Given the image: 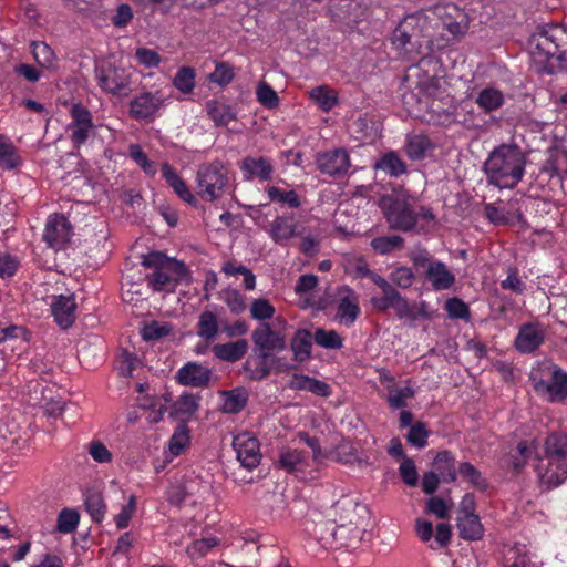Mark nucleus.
<instances>
[{"instance_id": "obj_25", "label": "nucleus", "mask_w": 567, "mask_h": 567, "mask_svg": "<svg viewBox=\"0 0 567 567\" xmlns=\"http://www.w3.org/2000/svg\"><path fill=\"white\" fill-rule=\"evenodd\" d=\"M288 388L296 391H307L316 395L327 398L331 394L328 383L306 374L293 373L288 381Z\"/></svg>"}, {"instance_id": "obj_2", "label": "nucleus", "mask_w": 567, "mask_h": 567, "mask_svg": "<svg viewBox=\"0 0 567 567\" xmlns=\"http://www.w3.org/2000/svg\"><path fill=\"white\" fill-rule=\"evenodd\" d=\"M528 52L537 72L553 71V61L567 62V28L550 24L538 28L528 40Z\"/></svg>"}, {"instance_id": "obj_12", "label": "nucleus", "mask_w": 567, "mask_h": 567, "mask_svg": "<svg viewBox=\"0 0 567 567\" xmlns=\"http://www.w3.org/2000/svg\"><path fill=\"white\" fill-rule=\"evenodd\" d=\"M71 122L68 124L70 140L74 147H80L94 135L95 125L93 124L91 112L80 103L72 104L70 109Z\"/></svg>"}, {"instance_id": "obj_14", "label": "nucleus", "mask_w": 567, "mask_h": 567, "mask_svg": "<svg viewBox=\"0 0 567 567\" xmlns=\"http://www.w3.org/2000/svg\"><path fill=\"white\" fill-rule=\"evenodd\" d=\"M164 104L159 92H143L131 101L130 115L136 121H153Z\"/></svg>"}, {"instance_id": "obj_17", "label": "nucleus", "mask_w": 567, "mask_h": 567, "mask_svg": "<svg viewBox=\"0 0 567 567\" xmlns=\"http://www.w3.org/2000/svg\"><path fill=\"white\" fill-rule=\"evenodd\" d=\"M316 163L318 169L329 176L346 175L351 166L350 156L343 148H336L318 154Z\"/></svg>"}, {"instance_id": "obj_13", "label": "nucleus", "mask_w": 567, "mask_h": 567, "mask_svg": "<svg viewBox=\"0 0 567 567\" xmlns=\"http://www.w3.org/2000/svg\"><path fill=\"white\" fill-rule=\"evenodd\" d=\"M413 261L416 266L425 269V277L436 291L447 290L456 281L455 275L440 260H434L420 254L413 258Z\"/></svg>"}, {"instance_id": "obj_4", "label": "nucleus", "mask_w": 567, "mask_h": 567, "mask_svg": "<svg viewBox=\"0 0 567 567\" xmlns=\"http://www.w3.org/2000/svg\"><path fill=\"white\" fill-rule=\"evenodd\" d=\"M383 203L385 218L393 229L406 231L412 229L419 219L433 221L435 218L430 207L421 205L417 197L405 190L395 192Z\"/></svg>"}, {"instance_id": "obj_48", "label": "nucleus", "mask_w": 567, "mask_h": 567, "mask_svg": "<svg viewBox=\"0 0 567 567\" xmlns=\"http://www.w3.org/2000/svg\"><path fill=\"white\" fill-rule=\"evenodd\" d=\"M189 445V432L185 425L178 426L173 433L168 450L173 456L181 455Z\"/></svg>"}, {"instance_id": "obj_26", "label": "nucleus", "mask_w": 567, "mask_h": 567, "mask_svg": "<svg viewBox=\"0 0 567 567\" xmlns=\"http://www.w3.org/2000/svg\"><path fill=\"white\" fill-rule=\"evenodd\" d=\"M279 465L287 472H300L309 465L308 453L299 447L286 446L279 452Z\"/></svg>"}, {"instance_id": "obj_30", "label": "nucleus", "mask_w": 567, "mask_h": 567, "mask_svg": "<svg viewBox=\"0 0 567 567\" xmlns=\"http://www.w3.org/2000/svg\"><path fill=\"white\" fill-rule=\"evenodd\" d=\"M163 177L166 179L167 184L173 188L175 194L187 203H194L195 197L185 182L178 176L175 169L169 166L167 163L162 166Z\"/></svg>"}, {"instance_id": "obj_39", "label": "nucleus", "mask_w": 567, "mask_h": 567, "mask_svg": "<svg viewBox=\"0 0 567 567\" xmlns=\"http://www.w3.org/2000/svg\"><path fill=\"white\" fill-rule=\"evenodd\" d=\"M310 97L324 112L331 111L338 103L337 93L327 85L313 87Z\"/></svg>"}, {"instance_id": "obj_24", "label": "nucleus", "mask_w": 567, "mask_h": 567, "mask_svg": "<svg viewBox=\"0 0 567 567\" xmlns=\"http://www.w3.org/2000/svg\"><path fill=\"white\" fill-rule=\"evenodd\" d=\"M210 370L202 364L188 362L177 372V380L184 385L203 388L208 385L210 380Z\"/></svg>"}, {"instance_id": "obj_16", "label": "nucleus", "mask_w": 567, "mask_h": 567, "mask_svg": "<svg viewBox=\"0 0 567 567\" xmlns=\"http://www.w3.org/2000/svg\"><path fill=\"white\" fill-rule=\"evenodd\" d=\"M265 230L270 239L280 246H286L292 238L301 235L299 221L293 215L275 217Z\"/></svg>"}, {"instance_id": "obj_46", "label": "nucleus", "mask_w": 567, "mask_h": 567, "mask_svg": "<svg viewBox=\"0 0 567 567\" xmlns=\"http://www.w3.org/2000/svg\"><path fill=\"white\" fill-rule=\"evenodd\" d=\"M267 194L270 200L286 204L290 208H298L301 204L295 190H282L279 187L270 186L267 188Z\"/></svg>"}, {"instance_id": "obj_43", "label": "nucleus", "mask_w": 567, "mask_h": 567, "mask_svg": "<svg viewBox=\"0 0 567 567\" xmlns=\"http://www.w3.org/2000/svg\"><path fill=\"white\" fill-rule=\"evenodd\" d=\"M219 545V539L216 537H204L200 539H196L192 542L187 548L186 553L188 557L193 560L200 559L205 557L212 549Z\"/></svg>"}, {"instance_id": "obj_58", "label": "nucleus", "mask_w": 567, "mask_h": 567, "mask_svg": "<svg viewBox=\"0 0 567 567\" xmlns=\"http://www.w3.org/2000/svg\"><path fill=\"white\" fill-rule=\"evenodd\" d=\"M400 297V292L394 288L388 289L382 292V296H374L371 298V305L377 311H385L390 308H393L398 298Z\"/></svg>"}, {"instance_id": "obj_6", "label": "nucleus", "mask_w": 567, "mask_h": 567, "mask_svg": "<svg viewBox=\"0 0 567 567\" xmlns=\"http://www.w3.org/2000/svg\"><path fill=\"white\" fill-rule=\"evenodd\" d=\"M546 464H538L536 471L544 485L556 487L567 478V435L551 433L545 441Z\"/></svg>"}, {"instance_id": "obj_52", "label": "nucleus", "mask_w": 567, "mask_h": 567, "mask_svg": "<svg viewBox=\"0 0 567 567\" xmlns=\"http://www.w3.org/2000/svg\"><path fill=\"white\" fill-rule=\"evenodd\" d=\"M275 307L265 298L255 299L250 306V316L255 320L264 321L275 316Z\"/></svg>"}, {"instance_id": "obj_50", "label": "nucleus", "mask_w": 567, "mask_h": 567, "mask_svg": "<svg viewBox=\"0 0 567 567\" xmlns=\"http://www.w3.org/2000/svg\"><path fill=\"white\" fill-rule=\"evenodd\" d=\"M256 99L262 106L269 110L279 105L277 92L265 81L258 83L256 87Z\"/></svg>"}, {"instance_id": "obj_7", "label": "nucleus", "mask_w": 567, "mask_h": 567, "mask_svg": "<svg viewBox=\"0 0 567 567\" xmlns=\"http://www.w3.org/2000/svg\"><path fill=\"white\" fill-rule=\"evenodd\" d=\"M286 328L287 321L281 317H277L272 322L258 324L251 333L256 352L262 358H271L274 353L285 350Z\"/></svg>"}, {"instance_id": "obj_23", "label": "nucleus", "mask_w": 567, "mask_h": 567, "mask_svg": "<svg viewBox=\"0 0 567 567\" xmlns=\"http://www.w3.org/2000/svg\"><path fill=\"white\" fill-rule=\"evenodd\" d=\"M240 169L243 171L245 178L259 179L267 182L272 178L275 167L272 162L264 156H247L241 161Z\"/></svg>"}, {"instance_id": "obj_27", "label": "nucleus", "mask_w": 567, "mask_h": 567, "mask_svg": "<svg viewBox=\"0 0 567 567\" xmlns=\"http://www.w3.org/2000/svg\"><path fill=\"white\" fill-rule=\"evenodd\" d=\"M258 358L254 360H247L246 369L249 371V374L252 379L260 380L269 375L270 373V364H276L277 371H286L290 369L288 364L281 363V360L275 357L271 358H262L259 352Z\"/></svg>"}, {"instance_id": "obj_15", "label": "nucleus", "mask_w": 567, "mask_h": 567, "mask_svg": "<svg viewBox=\"0 0 567 567\" xmlns=\"http://www.w3.org/2000/svg\"><path fill=\"white\" fill-rule=\"evenodd\" d=\"M71 237V225L63 215H50L45 223L43 240L48 247L60 250L65 247Z\"/></svg>"}, {"instance_id": "obj_32", "label": "nucleus", "mask_w": 567, "mask_h": 567, "mask_svg": "<svg viewBox=\"0 0 567 567\" xmlns=\"http://www.w3.org/2000/svg\"><path fill=\"white\" fill-rule=\"evenodd\" d=\"M213 350L215 355L219 359L237 361L246 354L248 350V342L245 339H240L235 342L216 344Z\"/></svg>"}, {"instance_id": "obj_64", "label": "nucleus", "mask_w": 567, "mask_h": 567, "mask_svg": "<svg viewBox=\"0 0 567 567\" xmlns=\"http://www.w3.org/2000/svg\"><path fill=\"white\" fill-rule=\"evenodd\" d=\"M399 473L402 481L409 486H415L419 480V474L413 460L403 457L402 463L399 466Z\"/></svg>"}, {"instance_id": "obj_21", "label": "nucleus", "mask_w": 567, "mask_h": 567, "mask_svg": "<svg viewBox=\"0 0 567 567\" xmlns=\"http://www.w3.org/2000/svg\"><path fill=\"white\" fill-rule=\"evenodd\" d=\"M51 312L55 322L62 328H70L75 320L76 303L73 295L54 296L51 303Z\"/></svg>"}, {"instance_id": "obj_40", "label": "nucleus", "mask_w": 567, "mask_h": 567, "mask_svg": "<svg viewBox=\"0 0 567 567\" xmlns=\"http://www.w3.org/2000/svg\"><path fill=\"white\" fill-rule=\"evenodd\" d=\"M29 337L25 329L21 326H9L0 329V344L18 343L22 351L27 348Z\"/></svg>"}, {"instance_id": "obj_1", "label": "nucleus", "mask_w": 567, "mask_h": 567, "mask_svg": "<svg viewBox=\"0 0 567 567\" xmlns=\"http://www.w3.org/2000/svg\"><path fill=\"white\" fill-rule=\"evenodd\" d=\"M430 10L406 16L392 34V44L405 55L415 53L426 56L450 43V39L436 34Z\"/></svg>"}, {"instance_id": "obj_59", "label": "nucleus", "mask_w": 567, "mask_h": 567, "mask_svg": "<svg viewBox=\"0 0 567 567\" xmlns=\"http://www.w3.org/2000/svg\"><path fill=\"white\" fill-rule=\"evenodd\" d=\"M429 434L430 433L426 430L425 424L417 422L410 427L406 434V440L411 445L422 449L427 443Z\"/></svg>"}, {"instance_id": "obj_45", "label": "nucleus", "mask_w": 567, "mask_h": 567, "mask_svg": "<svg viewBox=\"0 0 567 567\" xmlns=\"http://www.w3.org/2000/svg\"><path fill=\"white\" fill-rule=\"evenodd\" d=\"M85 507L94 522L100 523L103 520L106 506L100 493H89L85 498Z\"/></svg>"}, {"instance_id": "obj_49", "label": "nucleus", "mask_w": 567, "mask_h": 567, "mask_svg": "<svg viewBox=\"0 0 567 567\" xmlns=\"http://www.w3.org/2000/svg\"><path fill=\"white\" fill-rule=\"evenodd\" d=\"M313 340L324 349H340L342 347V338L334 330L319 328L315 331Z\"/></svg>"}, {"instance_id": "obj_54", "label": "nucleus", "mask_w": 567, "mask_h": 567, "mask_svg": "<svg viewBox=\"0 0 567 567\" xmlns=\"http://www.w3.org/2000/svg\"><path fill=\"white\" fill-rule=\"evenodd\" d=\"M402 241L403 239L398 235L382 236L374 238L371 241V246L375 251L385 255L393 251L396 248H400L402 246Z\"/></svg>"}, {"instance_id": "obj_34", "label": "nucleus", "mask_w": 567, "mask_h": 567, "mask_svg": "<svg viewBox=\"0 0 567 567\" xmlns=\"http://www.w3.org/2000/svg\"><path fill=\"white\" fill-rule=\"evenodd\" d=\"M209 117L217 126H226L235 121L236 115L231 107L218 101H209L206 105Z\"/></svg>"}, {"instance_id": "obj_61", "label": "nucleus", "mask_w": 567, "mask_h": 567, "mask_svg": "<svg viewBox=\"0 0 567 567\" xmlns=\"http://www.w3.org/2000/svg\"><path fill=\"white\" fill-rule=\"evenodd\" d=\"M198 409L197 398L193 394H182L174 404L175 415H192Z\"/></svg>"}, {"instance_id": "obj_22", "label": "nucleus", "mask_w": 567, "mask_h": 567, "mask_svg": "<svg viewBox=\"0 0 567 567\" xmlns=\"http://www.w3.org/2000/svg\"><path fill=\"white\" fill-rule=\"evenodd\" d=\"M369 0H331L330 10L332 16L339 20L358 22L368 9Z\"/></svg>"}, {"instance_id": "obj_36", "label": "nucleus", "mask_w": 567, "mask_h": 567, "mask_svg": "<svg viewBox=\"0 0 567 567\" xmlns=\"http://www.w3.org/2000/svg\"><path fill=\"white\" fill-rule=\"evenodd\" d=\"M21 163L17 147L10 138L0 134V166L4 169H12Z\"/></svg>"}, {"instance_id": "obj_63", "label": "nucleus", "mask_w": 567, "mask_h": 567, "mask_svg": "<svg viewBox=\"0 0 567 567\" xmlns=\"http://www.w3.org/2000/svg\"><path fill=\"white\" fill-rule=\"evenodd\" d=\"M209 79L218 85H227L234 79L233 68L226 62H219L216 64L214 72L209 75Z\"/></svg>"}, {"instance_id": "obj_37", "label": "nucleus", "mask_w": 567, "mask_h": 567, "mask_svg": "<svg viewBox=\"0 0 567 567\" xmlns=\"http://www.w3.org/2000/svg\"><path fill=\"white\" fill-rule=\"evenodd\" d=\"M375 169L382 171L390 176H400L406 172V166L400 156L394 152H388L375 163Z\"/></svg>"}, {"instance_id": "obj_19", "label": "nucleus", "mask_w": 567, "mask_h": 567, "mask_svg": "<svg viewBox=\"0 0 567 567\" xmlns=\"http://www.w3.org/2000/svg\"><path fill=\"white\" fill-rule=\"evenodd\" d=\"M336 320L346 327L354 323L360 315L359 296L350 288L339 290Z\"/></svg>"}, {"instance_id": "obj_18", "label": "nucleus", "mask_w": 567, "mask_h": 567, "mask_svg": "<svg viewBox=\"0 0 567 567\" xmlns=\"http://www.w3.org/2000/svg\"><path fill=\"white\" fill-rule=\"evenodd\" d=\"M233 446L237 454V460L246 468H254L260 462V451L258 440L249 433H240L234 437Z\"/></svg>"}, {"instance_id": "obj_56", "label": "nucleus", "mask_w": 567, "mask_h": 567, "mask_svg": "<svg viewBox=\"0 0 567 567\" xmlns=\"http://www.w3.org/2000/svg\"><path fill=\"white\" fill-rule=\"evenodd\" d=\"M79 520L80 516L76 511L65 508L58 517L56 528L64 534L72 533L78 527Z\"/></svg>"}, {"instance_id": "obj_10", "label": "nucleus", "mask_w": 567, "mask_h": 567, "mask_svg": "<svg viewBox=\"0 0 567 567\" xmlns=\"http://www.w3.org/2000/svg\"><path fill=\"white\" fill-rule=\"evenodd\" d=\"M430 14L435 18L432 19V24L436 34L444 35L450 41L464 34L468 28L467 14L454 3L436 6L430 9Z\"/></svg>"}, {"instance_id": "obj_8", "label": "nucleus", "mask_w": 567, "mask_h": 567, "mask_svg": "<svg viewBox=\"0 0 567 567\" xmlns=\"http://www.w3.org/2000/svg\"><path fill=\"white\" fill-rule=\"evenodd\" d=\"M229 182L228 171L220 161L203 164L196 174L197 194L208 202L219 198Z\"/></svg>"}, {"instance_id": "obj_28", "label": "nucleus", "mask_w": 567, "mask_h": 567, "mask_svg": "<svg viewBox=\"0 0 567 567\" xmlns=\"http://www.w3.org/2000/svg\"><path fill=\"white\" fill-rule=\"evenodd\" d=\"M433 471L442 482H454L457 475L454 455L449 451L439 452L433 462Z\"/></svg>"}, {"instance_id": "obj_57", "label": "nucleus", "mask_w": 567, "mask_h": 567, "mask_svg": "<svg viewBox=\"0 0 567 567\" xmlns=\"http://www.w3.org/2000/svg\"><path fill=\"white\" fill-rule=\"evenodd\" d=\"M444 309L452 319H470L468 306L460 298H450L445 301Z\"/></svg>"}, {"instance_id": "obj_29", "label": "nucleus", "mask_w": 567, "mask_h": 567, "mask_svg": "<svg viewBox=\"0 0 567 567\" xmlns=\"http://www.w3.org/2000/svg\"><path fill=\"white\" fill-rule=\"evenodd\" d=\"M312 339L310 331L299 329L291 339V350L293 359L298 362H305L311 357Z\"/></svg>"}, {"instance_id": "obj_33", "label": "nucleus", "mask_w": 567, "mask_h": 567, "mask_svg": "<svg viewBox=\"0 0 567 567\" xmlns=\"http://www.w3.org/2000/svg\"><path fill=\"white\" fill-rule=\"evenodd\" d=\"M433 147L427 136L414 134L406 137L405 152L411 159H421Z\"/></svg>"}, {"instance_id": "obj_42", "label": "nucleus", "mask_w": 567, "mask_h": 567, "mask_svg": "<svg viewBox=\"0 0 567 567\" xmlns=\"http://www.w3.org/2000/svg\"><path fill=\"white\" fill-rule=\"evenodd\" d=\"M477 105L485 112H492L504 103V95L499 90L486 87L476 97Z\"/></svg>"}, {"instance_id": "obj_20", "label": "nucleus", "mask_w": 567, "mask_h": 567, "mask_svg": "<svg viewBox=\"0 0 567 567\" xmlns=\"http://www.w3.org/2000/svg\"><path fill=\"white\" fill-rule=\"evenodd\" d=\"M545 333V327L539 322L524 323L516 336L515 347L522 353L534 352L544 343Z\"/></svg>"}, {"instance_id": "obj_60", "label": "nucleus", "mask_w": 567, "mask_h": 567, "mask_svg": "<svg viewBox=\"0 0 567 567\" xmlns=\"http://www.w3.org/2000/svg\"><path fill=\"white\" fill-rule=\"evenodd\" d=\"M136 511V496L130 495L127 503L122 506L121 512L114 516L116 527L126 528Z\"/></svg>"}, {"instance_id": "obj_55", "label": "nucleus", "mask_w": 567, "mask_h": 567, "mask_svg": "<svg viewBox=\"0 0 567 567\" xmlns=\"http://www.w3.org/2000/svg\"><path fill=\"white\" fill-rule=\"evenodd\" d=\"M452 509V503L444 501L441 497H431L425 504V512L432 514L440 519L449 518Z\"/></svg>"}, {"instance_id": "obj_11", "label": "nucleus", "mask_w": 567, "mask_h": 567, "mask_svg": "<svg viewBox=\"0 0 567 567\" xmlns=\"http://www.w3.org/2000/svg\"><path fill=\"white\" fill-rule=\"evenodd\" d=\"M99 86L106 93L116 96H127L132 92V72L111 62H103L95 69Z\"/></svg>"}, {"instance_id": "obj_3", "label": "nucleus", "mask_w": 567, "mask_h": 567, "mask_svg": "<svg viewBox=\"0 0 567 567\" xmlns=\"http://www.w3.org/2000/svg\"><path fill=\"white\" fill-rule=\"evenodd\" d=\"M526 158L516 145L503 144L485 162L488 182L501 188L516 186L524 176Z\"/></svg>"}, {"instance_id": "obj_9", "label": "nucleus", "mask_w": 567, "mask_h": 567, "mask_svg": "<svg viewBox=\"0 0 567 567\" xmlns=\"http://www.w3.org/2000/svg\"><path fill=\"white\" fill-rule=\"evenodd\" d=\"M532 378L535 390L551 402H561L567 398V373L556 364L545 362Z\"/></svg>"}, {"instance_id": "obj_41", "label": "nucleus", "mask_w": 567, "mask_h": 567, "mask_svg": "<svg viewBox=\"0 0 567 567\" xmlns=\"http://www.w3.org/2000/svg\"><path fill=\"white\" fill-rule=\"evenodd\" d=\"M247 396L243 390L236 389L221 394L220 409L225 413H237L246 405Z\"/></svg>"}, {"instance_id": "obj_5", "label": "nucleus", "mask_w": 567, "mask_h": 567, "mask_svg": "<svg viewBox=\"0 0 567 567\" xmlns=\"http://www.w3.org/2000/svg\"><path fill=\"white\" fill-rule=\"evenodd\" d=\"M142 265L152 269L147 276L148 285L157 291H173L181 282L189 281L188 270L182 261L153 251L143 257Z\"/></svg>"}, {"instance_id": "obj_38", "label": "nucleus", "mask_w": 567, "mask_h": 567, "mask_svg": "<svg viewBox=\"0 0 567 567\" xmlns=\"http://www.w3.org/2000/svg\"><path fill=\"white\" fill-rule=\"evenodd\" d=\"M196 329L200 338L207 341L215 339L218 333L217 316L212 311H203L198 317Z\"/></svg>"}, {"instance_id": "obj_31", "label": "nucleus", "mask_w": 567, "mask_h": 567, "mask_svg": "<svg viewBox=\"0 0 567 567\" xmlns=\"http://www.w3.org/2000/svg\"><path fill=\"white\" fill-rule=\"evenodd\" d=\"M457 528L460 536L467 540H477L483 536V525L478 515H460Z\"/></svg>"}, {"instance_id": "obj_47", "label": "nucleus", "mask_w": 567, "mask_h": 567, "mask_svg": "<svg viewBox=\"0 0 567 567\" xmlns=\"http://www.w3.org/2000/svg\"><path fill=\"white\" fill-rule=\"evenodd\" d=\"M172 332V326L168 322L151 321L142 329V337L146 341H157Z\"/></svg>"}, {"instance_id": "obj_62", "label": "nucleus", "mask_w": 567, "mask_h": 567, "mask_svg": "<svg viewBox=\"0 0 567 567\" xmlns=\"http://www.w3.org/2000/svg\"><path fill=\"white\" fill-rule=\"evenodd\" d=\"M135 60L140 65L147 69L157 68L162 62L161 55L156 51L147 48H137L135 51Z\"/></svg>"}, {"instance_id": "obj_44", "label": "nucleus", "mask_w": 567, "mask_h": 567, "mask_svg": "<svg viewBox=\"0 0 567 567\" xmlns=\"http://www.w3.org/2000/svg\"><path fill=\"white\" fill-rule=\"evenodd\" d=\"M174 86L184 94H189L195 87V71L190 66H182L173 79Z\"/></svg>"}, {"instance_id": "obj_53", "label": "nucleus", "mask_w": 567, "mask_h": 567, "mask_svg": "<svg viewBox=\"0 0 567 567\" xmlns=\"http://www.w3.org/2000/svg\"><path fill=\"white\" fill-rule=\"evenodd\" d=\"M457 473L474 487L484 488L486 486L480 471L468 462L461 463Z\"/></svg>"}, {"instance_id": "obj_35", "label": "nucleus", "mask_w": 567, "mask_h": 567, "mask_svg": "<svg viewBox=\"0 0 567 567\" xmlns=\"http://www.w3.org/2000/svg\"><path fill=\"white\" fill-rule=\"evenodd\" d=\"M31 50L34 60L40 66L49 70L56 69L58 59L49 44L42 41L32 42Z\"/></svg>"}, {"instance_id": "obj_51", "label": "nucleus", "mask_w": 567, "mask_h": 567, "mask_svg": "<svg viewBox=\"0 0 567 567\" xmlns=\"http://www.w3.org/2000/svg\"><path fill=\"white\" fill-rule=\"evenodd\" d=\"M414 390L406 385L404 388L395 386L388 392L386 401L392 409H403L408 405V401L414 396Z\"/></svg>"}]
</instances>
